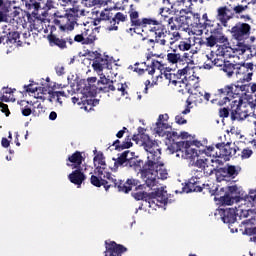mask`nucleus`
<instances>
[{"label": "nucleus", "mask_w": 256, "mask_h": 256, "mask_svg": "<svg viewBox=\"0 0 256 256\" xmlns=\"http://www.w3.org/2000/svg\"><path fill=\"white\" fill-rule=\"evenodd\" d=\"M26 7L29 11L33 10L32 13L26 14L30 28L40 32L43 31V23L47 21L49 11L57 9V2L55 0H28Z\"/></svg>", "instance_id": "obj_1"}, {"label": "nucleus", "mask_w": 256, "mask_h": 256, "mask_svg": "<svg viewBox=\"0 0 256 256\" xmlns=\"http://www.w3.org/2000/svg\"><path fill=\"white\" fill-rule=\"evenodd\" d=\"M80 17H85V9L77 3H74L72 8L66 10L64 16H57L54 18L48 27H50L51 33L56 29H59V31H73Z\"/></svg>", "instance_id": "obj_2"}, {"label": "nucleus", "mask_w": 256, "mask_h": 256, "mask_svg": "<svg viewBox=\"0 0 256 256\" xmlns=\"http://www.w3.org/2000/svg\"><path fill=\"white\" fill-rule=\"evenodd\" d=\"M129 19L131 28L127 30V33H131V31H134V33H137V29H146L149 31L151 35H153V31H156L157 34L160 36L161 33H163V26H161V22H159L155 18H141L139 17V11L135 8V5L131 4L129 11H128Z\"/></svg>", "instance_id": "obj_3"}, {"label": "nucleus", "mask_w": 256, "mask_h": 256, "mask_svg": "<svg viewBox=\"0 0 256 256\" xmlns=\"http://www.w3.org/2000/svg\"><path fill=\"white\" fill-rule=\"evenodd\" d=\"M249 9L248 5L237 4L231 8L227 6H220L216 9L215 19L219 22V25L227 27L231 19H240V21H251V14L247 13Z\"/></svg>", "instance_id": "obj_4"}, {"label": "nucleus", "mask_w": 256, "mask_h": 256, "mask_svg": "<svg viewBox=\"0 0 256 256\" xmlns=\"http://www.w3.org/2000/svg\"><path fill=\"white\" fill-rule=\"evenodd\" d=\"M103 187L105 191H109L110 189H117L119 193H131L133 187L136 189H141L143 187L141 185V181L135 178H128L126 181L118 180L113 176L111 172H103Z\"/></svg>", "instance_id": "obj_5"}, {"label": "nucleus", "mask_w": 256, "mask_h": 256, "mask_svg": "<svg viewBox=\"0 0 256 256\" xmlns=\"http://www.w3.org/2000/svg\"><path fill=\"white\" fill-rule=\"evenodd\" d=\"M161 27L164 28L161 35L159 36L157 31H153L152 35H154V40L149 39L148 43H151L152 45L157 43L158 45L165 47L167 45H175V43L181 39V33H179V31H181V24H179L177 21H175V24H167V26L161 23Z\"/></svg>", "instance_id": "obj_6"}, {"label": "nucleus", "mask_w": 256, "mask_h": 256, "mask_svg": "<svg viewBox=\"0 0 256 256\" xmlns=\"http://www.w3.org/2000/svg\"><path fill=\"white\" fill-rule=\"evenodd\" d=\"M237 95H239V93L235 92V84H227L213 94L214 98L211 100V103H216L219 107H225L227 103L231 104L233 101L237 100L239 98Z\"/></svg>", "instance_id": "obj_7"}, {"label": "nucleus", "mask_w": 256, "mask_h": 256, "mask_svg": "<svg viewBox=\"0 0 256 256\" xmlns=\"http://www.w3.org/2000/svg\"><path fill=\"white\" fill-rule=\"evenodd\" d=\"M249 117V104L243 101V97L239 96L230 103V119L231 121H245Z\"/></svg>", "instance_id": "obj_8"}, {"label": "nucleus", "mask_w": 256, "mask_h": 256, "mask_svg": "<svg viewBox=\"0 0 256 256\" xmlns=\"http://www.w3.org/2000/svg\"><path fill=\"white\" fill-rule=\"evenodd\" d=\"M169 177V173L167 172V168H165V164L160 163L157 164V167L151 168L148 171V176L146 178V185L150 189L157 186V179H162L165 181Z\"/></svg>", "instance_id": "obj_9"}, {"label": "nucleus", "mask_w": 256, "mask_h": 256, "mask_svg": "<svg viewBox=\"0 0 256 256\" xmlns=\"http://www.w3.org/2000/svg\"><path fill=\"white\" fill-rule=\"evenodd\" d=\"M232 39L239 43L247 41L251 36V25L245 22H238L230 29Z\"/></svg>", "instance_id": "obj_10"}, {"label": "nucleus", "mask_w": 256, "mask_h": 256, "mask_svg": "<svg viewBox=\"0 0 256 256\" xmlns=\"http://www.w3.org/2000/svg\"><path fill=\"white\" fill-rule=\"evenodd\" d=\"M113 80L101 77L100 80L97 82L98 84V91H101L102 93H110V91H121L122 95H127V84L117 83L116 86L113 84Z\"/></svg>", "instance_id": "obj_11"}, {"label": "nucleus", "mask_w": 256, "mask_h": 256, "mask_svg": "<svg viewBox=\"0 0 256 256\" xmlns=\"http://www.w3.org/2000/svg\"><path fill=\"white\" fill-rule=\"evenodd\" d=\"M253 73H255V64L253 62L237 63L236 77L240 79V81L249 83V81L253 79Z\"/></svg>", "instance_id": "obj_12"}, {"label": "nucleus", "mask_w": 256, "mask_h": 256, "mask_svg": "<svg viewBox=\"0 0 256 256\" xmlns=\"http://www.w3.org/2000/svg\"><path fill=\"white\" fill-rule=\"evenodd\" d=\"M73 42L80 43L81 45H93L97 40V32L92 28L84 27L81 29L80 33L74 36Z\"/></svg>", "instance_id": "obj_13"}, {"label": "nucleus", "mask_w": 256, "mask_h": 256, "mask_svg": "<svg viewBox=\"0 0 256 256\" xmlns=\"http://www.w3.org/2000/svg\"><path fill=\"white\" fill-rule=\"evenodd\" d=\"M148 153L147 161L145 162V168L144 172L147 171V169H153L154 167H157V165L163 163L161 162V149L157 148V144H154V146H150L145 149Z\"/></svg>", "instance_id": "obj_14"}, {"label": "nucleus", "mask_w": 256, "mask_h": 256, "mask_svg": "<svg viewBox=\"0 0 256 256\" xmlns=\"http://www.w3.org/2000/svg\"><path fill=\"white\" fill-rule=\"evenodd\" d=\"M215 147L218 151V159H223L224 161H230L231 157H235V155H237V151H239L238 146L231 147V142L218 143Z\"/></svg>", "instance_id": "obj_15"}, {"label": "nucleus", "mask_w": 256, "mask_h": 256, "mask_svg": "<svg viewBox=\"0 0 256 256\" xmlns=\"http://www.w3.org/2000/svg\"><path fill=\"white\" fill-rule=\"evenodd\" d=\"M215 171L216 179L219 183H221V181H231V179H235V177L239 175V170L233 165H226L225 167L215 169Z\"/></svg>", "instance_id": "obj_16"}, {"label": "nucleus", "mask_w": 256, "mask_h": 256, "mask_svg": "<svg viewBox=\"0 0 256 256\" xmlns=\"http://www.w3.org/2000/svg\"><path fill=\"white\" fill-rule=\"evenodd\" d=\"M166 61L170 65H188L189 67V53H179L177 49H173L166 55Z\"/></svg>", "instance_id": "obj_17"}, {"label": "nucleus", "mask_w": 256, "mask_h": 256, "mask_svg": "<svg viewBox=\"0 0 256 256\" xmlns=\"http://www.w3.org/2000/svg\"><path fill=\"white\" fill-rule=\"evenodd\" d=\"M191 71V67H189V64L185 65L182 69H179L177 73H165L164 77L169 81V83H172V85H177L183 83V81L187 80V73Z\"/></svg>", "instance_id": "obj_18"}, {"label": "nucleus", "mask_w": 256, "mask_h": 256, "mask_svg": "<svg viewBox=\"0 0 256 256\" xmlns=\"http://www.w3.org/2000/svg\"><path fill=\"white\" fill-rule=\"evenodd\" d=\"M209 159L207 158H199L195 160L190 161L191 167H197L196 169L197 173H203L205 177H210V175H213V171H215V168H209Z\"/></svg>", "instance_id": "obj_19"}, {"label": "nucleus", "mask_w": 256, "mask_h": 256, "mask_svg": "<svg viewBox=\"0 0 256 256\" xmlns=\"http://www.w3.org/2000/svg\"><path fill=\"white\" fill-rule=\"evenodd\" d=\"M126 167H130L131 169H134V171H139L141 175V179L145 183H147V177L151 169L146 168V171H145V162L143 160L137 159V158H130L128 160V164H126Z\"/></svg>", "instance_id": "obj_20"}, {"label": "nucleus", "mask_w": 256, "mask_h": 256, "mask_svg": "<svg viewBox=\"0 0 256 256\" xmlns=\"http://www.w3.org/2000/svg\"><path fill=\"white\" fill-rule=\"evenodd\" d=\"M105 249L104 256H122L127 253V247L110 240L105 241Z\"/></svg>", "instance_id": "obj_21"}, {"label": "nucleus", "mask_w": 256, "mask_h": 256, "mask_svg": "<svg viewBox=\"0 0 256 256\" xmlns=\"http://www.w3.org/2000/svg\"><path fill=\"white\" fill-rule=\"evenodd\" d=\"M48 41L51 47H58L59 49H67V43H69V45H73L74 43L71 36L63 38L55 34L48 35Z\"/></svg>", "instance_id": "obj_22"}, {"label": "nucleus", "mask_w": 256, "mask_h": 256, "mask_svg": "<svg viewBox=\"0 0 256 256\" xmlns=\"http://www.w3.org/2000/svg\"><path fill=\"white\" fill-rule=\"evenodd\" d=\"M205 189V184L201 183L199 177H192L183 187L184 193H201Z\"/></svg>", "instance_id": "obj_23"}, {"label": "nucleus", "mask_w": 256, "mask_h": 256, "mask_svg": "<svg viewBox=\"0 0 256 256\" xmlns=\"http://www.w3.org/2000/svg\"><path fill=\"white\" fill-rule=\"evenodd\" d=\"M21 34L19 32H9L7 35L0 36V45H7V47H13L17 44V47H21L23 42L19 40Z\"/></svg>", "instance_id": "obj_24"}, {"label": "nucleus", "mask_w": 256, "mask_h": 256, "mask_svg": "<svg viewBox=\"0 0 256 256\" xmlns=\"http://www.w3.org/2000/svg\"><path fill=\"white\" fill-rule=\"evenodd\" d=\"M95 58L93 59L92 67L97 73H101L103 69H111V62L99 52H94Z\"/></svg>", "instance_id": "obj_25"}, {"label": "nucleus", "mask_w": 256, "mask_h": 256, "mask_svg": "<svg viewBox=\"0 0 256 256\" xmlns=\"http://www.w3.org/2000/svg\"><path fill=\"white\" fill-rule=\"evenodd\" d=\"M129 21V17L127 16V12H117L116 9H114L113 17L111 20V24L108 25V31H119V24L125 23Z\"/></svg>", "instance_id": "obj_26"}, {"label": "nucleus", "mask_w": 256, "mask_h": 256, "mask_svg": "<svg viewBox=\"0 0 256 256\" xmlns=\"http://www.w3.org/2000/svg\"><path fill=\"white\" fill-rule=\"evenodd\" d=\"M66 161L67 167H71V169H81V165H83L85 158L80 151H76L72 155L68 156Z\"/></svg>", "instance_id": "obj_27"}, {"label": "nucleus", "mask_w": 256, "mask_h": 256, "mask_svg": "<svg viewBox=\"0 0 256 256\" xmlns=\"http://www.w3.org/2000/svg\"><path fill=\"white\" fill-rule=\"evenodd\" d=\"M219 214L223 223L233 224L237 221V209L234 208H220Z\"/></svg>", "instance_id": "obj_28"}, {"label": "nucleus", "mask_w": 256, "mask_h": 256, "mask_svg": "<svg viewBox=\"0 0 256 256\" xmlns=\"http://www.w3.org/2000/svg\"><path fill=\"white\" fill-rule=\"evenodd\" d=\"M68 179L70 183H73V185H77L79 189L81 185H83L85 179H87V176L85 175V173H83L81 168H76V170L72 171V173L68 175Z\"/></svg>", "instance_id": "obj_29"}, {"label": "nucleus", "mask_w": 256, "mask_h": 256, "mask_svg": "<svg viewBox=\"0 0 256 256\" xmlns=\"http://www.w3.org/2000/svg\"><path fill=\"white\" fill-rule=\"evenodd\" d=\"M171 9L176 13H187L192 5L191 0H174L172 1Z\"/></svg>", "instance_id": "obj_30"}, {"label": "nucleus", "mask_w": 256, "mask_h": 256, "mask_svg": "<svg viewBox=\"0 0 256 256\" xmlns=\"http://www.w3.org/2000/svg\"><path fill=\"white\" fill-rule=\"evenodd\" d=\"M186 15L175 17L176 23L181 25V29H189V27H197V24L193 23V13L185 12Z\"/></svg>", "instance_id": "obj_31"}, {"label": "nucleus", "mask_w": 256, "mask_h": 256, "mask_svg": "<svg viewBox=\"0 0 256 256\" xmlns=\"http://www.w3.org/2000/svg\"><path fill=\"white\" fill-rule=\"evenodd\" d=\"M175 10L171 8L161 7L159 8L158 14L160 15L162 21L168 23V25H175Z\"/></svg>", "instance_id": "obj_32"}, {"label": "nucleus", "mask_w": 256, "mask_h": 256, "mask_svg": "<svg viewBox=\"0 0 256 256\" xmlns=\"http://www.w3.org/2000/svg\"><path fill=\"white\" fill-rule=\"evenodd\" d=\"M182 145V157H185V159H191V161L195 160V157H199V153H197V149L191 148V141H184L180 143Z\"/></svg>", "instance_id": "obj_33"}, {"label": "nucleus", "mask_w": 256, "mask_h": 256, "mask_svg": "<svg viewBox=\"0 0 256 256\" xmlns=\"http://www.w3.org/2000/svg\"><path fill=\"white\" fill-rule=\"evenodd\" d=\"M93 161H94V167H96L95 171L101 177L107 167V163L105 162V156L103 155L102 152H100L96 156H94Z\"/></svg>", "instance_id": "obj_34"}, {"label": "nucleus", "mask_w": 256, "mask_h": 256, "mask_svg": "<svg viewBox=\"0 0 256 256\" xmlns=\"http://www.w3.org/2000/svg\"><path fill=\"white\" fill-rule=\"evenodd\" d=\"M132 140L136 143H139L141 141L142 145H144V149H148L149 147H155V144H157L156 141L151 140V137L147 134H134L132 136Z\"/></svg>", "instance_id": "obj_35"}, {"label": "nucleus", "mask_w": 256, "mask_h": 256, "mask_svg": "<svg viewBox=\"0 0 256 256\" xmlns=\"http://www.w3.org/2000/svg\"><path fill=\"white\" fill-rule=\"evenodd\" d=\"M161 67V62L157 60H153L151 62V65H148L145 69L143 68H135L134 71L138 73V75H144L145 72L148 73V75H155V70L159 69Z\"/></svg>", "instance_id": "obj_36"}, {"label": "nucleus", "mask_w": 256, "mask_h": 256, "mask_svg": "<svg viewBox=\"0 0 256 256\" xmlns=\"http://www.w3.org/2000/svg\"><path fill=\"white\" fill-rule=\"evenodd\" d=\"M217 27L211 31V35L218 41V43H229V38L223 34V27L216 23Z\"/></svg>", "instance_id": "obj_37"}, {"label": "nucleus", "mask_w": 256, "mask_h": 256, "mask_svg": "<svg viewBox=\"0 0 256 256\" xmlns=\"http://www.w3.org/2000/svg\"><path fill=\"white\" fill-rule=\"evenodd\" d=\"M113 13L114 9H104L98 18L94 20V25H99L101 21H109L111 25V21H113Z\"/></svg>", "instance_id": "obj_38"}, {"label": "nucleus", "mask_w": 256, "mask_h": 256, "mask_svg": "<svg viewBox=\"0 0 256 256\" xmlns=\"http://www.w3.org/2000/svg\"><path fill=\"white\" fill-rule=\"evenodd\" d=\"M21 113L23 117H29V115H34V117H39V113L35 109L31 108L29 105V101H22L21 102Z\"/></svg>", "instance_id": "obj_39"}, {"label": "nucleus", "mask_w": 256, "mask_h": 256, "mask_svg": "<svg viewBox=\"0 0 256 256\" xmlns=\"http://www.w3.org/2000/svg\"><path fill=\"white\" fill-rule=\"evenodd\" d=\"M129 155V151H124L120 154L118 158H113L114 161V169L117 170L119 167H123V165H128L129 159L127 156Z\"/></svg>", "instance_id": "obj_40"}, {"label": "nucleus", "mask_w": 256, "mask_h": 256, "mask_svg": "<svg viewBox=\"0 0 256 256\" xmlns=\"http://www.w3.org/2000/svg\"><path fill=\"white\" fill-rule=\"evenodd\" d=\"M226 77L231 78L233 75H237V63H233L229 60L226 61V65L222 68Z\"/></svg>", "instance_id": "obj_41"}, {"label": "nucleus", "mask_w": 256, "mask_h": 256, "mask_svg": "<svg viewBox=\"0 0 256 256\" xmlns=\"http://www.w3.org/2000/svg\"><path fill=\"white\" fill-rule=\"evenodd\" d=\"M154 195L158 204L167 205V202L169 201V198L167 197V191H165L163 188H157L154 191Z\"/></svg>", "instance_id": "obj_42"}, {"label": "nucleus", "mask_w": 256, "mask_h": 256, "mask_svg": "<svg viewBox=\"0 0 256 256\" xmlns=\"http://www.w3.org/2000/svg\"><path fill=\"white\" fill-rule=\"evenodd\" d=\"M208 157H215V160H212V163H218V165H223V161L219 160V150H215V147L208 146L203 151Z\"/></svg>", "instance_id": "obj_43"}, {"label": "nucleus", "mask_w": 256, "mask_h": 256, "mask_svg": "<svg viewBox=\"0 0 256 256\" xmlns=\"http://www.w3.org/2000/svg\"><path fill=\"white\" fill-rule=\"evenodd\" d=\"M167 129H171V125L165 122H156L155 131L159 137H165L168 132Z\"/></svg>", "instance_id": "obj_44"}, {"label": "nucleus", "mask_w": 256, "mask_h": 256, "mask_svg": "<svg viewBox=\"0 0 256 256\" xmlns=\"http://www.w3.org/2000/svg\"><path fill=\"white\" fill-rule=\"evenodd\" d=\"M97 83V77H89L87 79V84H86V91L88 93H91L93 95V93H97V91H99V86H96L95 84Z\"/></svg>", "instance_id": "obj_45"}, {"label": "nucleus", "mask_w": 256, "mask_h": 256, "mask_svg": "<svg viewBox=\"0 0 256 256\" xmlns=\"http://www.w3.org/2000/svg\"><path fill=\"white\" fill-rule=\"evenodd\" d=\"M218 199L221 205H232L233 203H235V198L231 197V195L226 192L224 193V195L220 196Z\"/></svg>", "instance_id": "obj_46"}, {"label": "nucleus", "mask_w": 256, "mask_h": 256, "mask_svg": "<svg viewBox=\"0 0 256 256\" xmlns=\"http://www.w3.org/2000/svg\"><path fill=\"white\" fill-rule=\"evenodd\" d=\"M177 87H178V93H180V95H187V93L191 91V88L189 87L187 80L180 82V84H178Z\"/></svg>", "instance_id": "obj_47"}, {"label": "nucleus", "mask_w": 256, "mask_h": 256, "mask_svg": "<svg viewBox=\"0 0 256 256\" xmlns=\"http://www.w3.org/2000/svg\"><path fill=\"white\" fill-rule=\"evenodd\" d=\"M181 143H185V141L180 142H172L170 146H168V149L171 153H179L181 151L183 153V146Z\"/></svg>", "instance_id": "obj_48"}, {"label": "nucleus", "mask_w": 256, "mask_h": 256, "mask_svg": "<svg viewBox=\"0 0 256 256\" xmlns=\"http://www.w3.org/2000/svg\"><path fill=\"white\" fill-rule=\"evenodd\" d=\"M90 183L91 185H93L94 187H103V175H92L90 177Z\"/></svg>", "instance_id": "obj_49"}, {"label": "nucleus", "mask_w": 256, "mask_h": 256, "mask_svg": "<svg viewBox=\"0 0 256 256\" xmlns=\"http://www.w3.org/2000/svg\"><path fill=\"white\" fill-rule=\"evenodd\" d=\"M178 49L180 51H189L191 49V38L180 41Z\"/></svg>", "instance_id": "obj_50"}, {"label": "nucleus", "mask_w": 256, "mask_h": 256, "mask_svg": "<svg viewBox=\"0 0 256 256\" xmlns=\"http://www.w3.org/2000/svg\"><path fill=\"white\" fill-rule=\"evenodd\" d=\"M145 201L149 203V207H153V205H160L159 202H157V196H155V192L148 193Z\"/></svg>", "instance_id": "obj_51"}, {"label": "nucleus", "mask_w": 256, "mask_h": 256, "mask_svg": "<svg viewBox=\"0 0 256 256\" xmlns=\"http://www.w3.org/2000/svg\"><path fill=\"white\" fill-rule=\"evenodd\" d=\"M145 201L149 203V207H153V205H160L159 202H157V196H155V192L148 193Z\"/></svg>", "instance_id": "obj_52"}, {"label": "nucleus", "mask_w": 256, "mask_h": 256, "mask_svg": "<svg viewBox=\"0 0 256 256\" xmlns=\"http://www.w3.org/2000/svg\"><path fill=\"white\" fill-rule=\"evenodd\" d=\"M219 117L222 119H227V117H231V104L227 107H223L219 109Z\"/></svg>", "instance_id": "obj_53"}, {"label": "nucleus", "mask_w": 256, "mask_h": 256, "mask_svg": "<svg viewBox=\"0 0 256 256\" xmlns=\"http://www.w3.org/2000/svg\"><path fill=\"white\" fill-rule=\"evenodd\" d=\"M234 89H235L234 92L238 93V95H239V92L237 91H241L242 95H247V93H249V84L235 85Z\"/></svg>", "instance_id": "obj_54"}, {"label": "nucleus", "mask_w": 256, "mask_h": 256, "mask_svg": "<svg viewBox=\"0 0 256 256\" xmlns=\"http://www.w3.org/2000/svg\"><path fill=\"white\" fill-rule=\"evenodd\" d=\"M83 103V109H85L87 112L93 111V99L92 98H84L82 99Z\"/></svg>", "instance_id": "obj_55"}, {"label": "nucleus", "mask_w": 256, "mask_h": 256, "mask_svg": "<svg viewBox=\"0 0 256 256\" xmlns=\"http://www.w3.org/2000/svg\"><path fill=\"white\" fill-rule=\"evenodd\" d=\"M227 64V61L223 58H215L213 61H212V65H214V67H219L220 68V71H223V68L225 67V65Z\"/></svg>", "instance_id": "obj_56"}, {"label": "nucleus", "mask_w": 256, "mask_h": 256, "mask_svg": "<svg viewBox=\"0 0 256 256\" xmlns=\"http://www.w3.org/2000/svg\"><path fill=\"white\" fill-rule=\"evenodd\" d=\"M209 193H211V195H214L215 197H223V193H225V188L224 187H219V186H215L214 189L209 190Z\"/></svg>", "instance_id": "obj_57"}, {"label": "nucleus", "mask_w": 256, "mask_h": 256, "mask_svg": "<svg viewBox=\"0 0 256 256\" xmlns=\"http://www.w3.org/2000/svg\"><path fill=\"white\" fill-rule=\"evenodd\" d=\"M148 195L149 193L147 192H136L133 194V197L136 201H146Z\"/></svg>", "instance_id": "obj_58"}, {"label": "nucleus", "mask_w": 256, "mask_h": 256, "mask_svg": "<svg viewBox=\"0 0 256 256\" xmlns=\"http://www.w3.org/2000/svg\"><path fill=\"white\" fill-rule=\"evenodd\" d=\"M165 137H166V139H168V141L175 142V139H179V134L175 131L171 132L168 130V132H166Z\"/></svg>", "instance_id": "obj_59"}, {"label": "nucleus", "mask_w": 256, "mask_h": 256, "mask_svg": "<svg viewBox=\"0 0 256 256\" xmlns=\"http://www.w3.org/2000/svg\"><path fill=\"white\" fill-rule=\"evenodd\" d=\"M219 43L211 34L208 38H206V47H215L216 44Z\"/></svg>", "instance_id": "obj_60"}, {"label": "nucleus", "mask_w": 256, "mask_h": 256, "mask_svg": "<svg viewBox=\"0 0 256 256\" xmlns=\"http://www.w3.org/2000/svg\"><path fill=\"white\" fill-rule=\"evenodd\" d=\"M133 147V142H131V136H127L122 142V149H131Z\"/></svg>", "instance_id": "obj_61"}, {"label": "nucleus", "mask_w": 256, "mask_h": 256, "mask_svg": "<svg viewBox=\"0 0 256 256\" xmlns=\"http://www.w3.org/2000/svg\"><path fill=\"white\" fill-rule=\"evenodd\" d=\"M9 13V8H4L3 10H0V23H5L7 21V17Z\"/></svg>", "instance_id": "obj_62"}, {"label": "nucleus", "mask_w": 256, "mask_h": 256, "mask_svg": "<svg viewBox=\"0 0 256 256\" xmlns=\"http://www.w3.org/2000/svg\"><path fill=\"white\" fill-rule=\"evenodd\" d=\"M227 191L228 192L226 193H229L230 195H235L236 197L239 195V187H237V185L228 186Z\"/></svg>", "instance_id": "obj_63"}, {"label": "nucleus", "mask_w": 256, "mask_h": 256, "mask_svg": "<svg viewBox=\"0 0 256 256\" xmlns=\"http://www.w3.org/2000/svg\"><path fill=\"white\" fill-rule=\"evenodd\" d=\"M253 155V150L246 148L242 150L241 159H249Z\"/></svg>", "instance_id": "obj_64"}]
</instances>
